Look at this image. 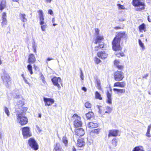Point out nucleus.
Wrapping results in <instances>:
<instances>
[{
	"instance_id": "obj_1",
	"label": "nucleus",
	"mask_w": 151,
	"mask_h": 151,
	"mask_svg": "<svg viewBox=\"0 0 151 151\" xmlns=\"http://www.w3.org/2000/svg\"><path fill=\"white\" fill-rule=\"evenodd\" d=\"M1 78L4 84L7 87H9L11 84V78L10 76L5 70L3 71V73L1 74Z\"/></svg>"
},
{
	"instance_id": "obj_2",
	"label": "nucleus",
	"mask_w": 151,
	"mask_h": 151,
	"mask_svg": "<svg viewBox=\"0 0 151 151\" xmlns=\"http://www.w3.org/2000/svg\"><path fill=\"white\" fill-rule=\"evenodd\" d=\"M103 39L104 38L102 36H98L96 37L95 43L96 44H98V45L95 47L94 50H95L98 51L103 47L104 43L103 42H102Z\"/></svg>"
},
{
	"instance_id": "obj_3",
	"label": "nucleus",
	"mask_w": 151,
	"mask_h": 151,
	"mask_svg": "<svg viewBox=\"0 0 151 151\" xmlns=\"http://www.w3.org/2000/svg\"><path fill=\"white\" fill-rule=\"evenodd\" d=\"M17 122L21 125L26 124L28 122V119L26 117L23 116L21 113L17 114Z\"/></svg>"
},
{
	"instance_id": "obj_4",
	"label": "nucleus",
	"mask_w": 151,
	"mask_h": 151,
	"mask_svg": "<svg viewBox=\"0 0 151 151\" xmlns=\"http://www.w3.org/2000/svg\"><path fill=\"white\" fill-rule=\"evenodd\" d=\"M52 81L54 85L56 86L58 90H60L61 89L60 85L63 86L62 81L61 78L59 77H54L52 79Z\"/></svg>"
},
{
	"instance_id": "obj_5",
	"label": "nucleus",
	"mask_w": 151,
	"mask_h": 151,
	"mask_svg": "<svg viewBox=\"0 0 151 151\" xmlns=\"http://www.w3.org/2000/svg\"><path fill=\"white\" fill-rule=\"evenodd\" d=\"M22 134L24 138H27L31 136L32 134L30 128L28 127H24L22 128Z\"/></svg>"
},
{
	"instance_id": "obj_6",
	"label": "nucleus",
	"mask_w": 151,
	"mask_h": 151,
	"mask_svg": "<svg viewBox=\"0 0 151 151\" xmlns=\"http://www.w3.org/2000/svg\"><path fill=\"white\" fill-rule=\"evenodd\" d=\"M119 40H117L115 38L114 39L112 42V48L115 51L121 50L122 49L120 45Z\"/></svg>"
},
{
	"instance_id": "obj_7",
	"label": "nucleus",
	"mask_w": 151,
	"mask_h": 151,
	"mask_svg": "<svg viewBox=\"0 0 151 151\" xmlns=\"http://www.w3.org/2000/svg\"><path fill=\"white\" fill-rule=\"evenodd\" d=\"M133 5L139 7V9L142 10L145 9V4L144 2L140 1L139 0H133Z\"/></svg>"
},
{
	"instance_id": "obj_8",
	"label": "nucleus",
	"mask_w": 151,
	"mask_h": 151,
	"mask_svg": "<svg viewBox=\"0 0 151 151\" xmlns=\"http://www.w3.org/2000/svg\"><path fill=\"white\" fill-rule=\"evenodd\" d=\"M28 144L30 147L35 150H37L38 148L37 143L33 138H30L29 139Z\"/></svg>"
},
{
	"instance_id": "obj_9",
	"label": "nucleus",
	"mask_w": 151,
	"mask_h": 151,
	"mask_svg": "<svg viewBox=\"0 0 151 151\" xmlns=\"http://www.w3.org/2000/svg\"><path fill=\"white\" fill-rule=\"evenodd\" d=\"M124 78L123 73L121 71L116 72L114 73V78L116 81L122 80Z\"/></svg>"
},
{
	"instance_id": "obj_10",
	"label": "nucleus",
	"mask_w": 151,
	"mask_h": 151,
	"mask_svg": "<svg viewBox=\"0 0 151 151\" xmlns=\"http://www.w3.org/2000/svg\"><path fill=\"white\" fill-rule=\"evenodd\" d=\"M73 117L76 119L74 121V126L76 127L81 126L82 124L81 120V117L76 114H74Z\"/></svg>"
},
{
	"instance_id": "obj_11",
	"label": "nucleus",
	"mask_w": 151,
	"mask_h": 151,
	"mask_svg": "<svg viewBox=\"0 0 151 151\" xmlns=\"http://www.w3.org/2000/svg\"><path fill=\"white\" fill-rule=\"evenodd\" d=\"M1 20L2 22L1 25L2 27H4L7 24V21L6 19V13L4 12L1 13Z\"/></svg>"
},
{
	"instance_id": "obj_12",
	"label": "nucleus",
	"mask_w": 151,
	"mask_h": 151,
	"mask_svg": "<svg viewBox=\"0 0 151 151\" xmlns=\"http://www.w3.org/2000/svg\"><path fill=\"white\" fill-rule=\"evenodd\" d=\"M114 38L120 41L121 38L127 39V35L124 32H119L117 33Z\"/></svg>"
},
{
	"instance_id": "obj_13",
	"label": "nucleus",
	"mask_w": 151,
	"mask_h": 151,
	"mask_svg": "<svg viewBox=\"0 0 151 151\" xmlns=\"http://www.w3.org/2000/svg\"><path fill=\"white\" fill-rule=\"evenodd\" d=\"M45 106H50L54 102V100L52 99L44 98L43 99Z\"/></svg>"
},
{
	"instance_id": "obj_14",
	"label": "nucleus",
	"mask_w": 151,
	"mask_h": 151,
	"mask_svg": "<svg viewBox=\"0 0 151 151\" xmlns=\"http://www.w3.org/2000/svg\"><path fill=\"white\" fill-rule=\"evenodd\" d=\"M98 56L101 59H105L108 56V54L104 51L99 52L97 53Z\"/></svg>"
},
{
	"instance_id": "obj_15",
	"label": "nucleus",
	"mask_w": 151,
	"mask_h": 151,
	"mask_svg": "<svg viewBox=\"0 0 151 151\" xmlns=\"http://www.w3.org/2000/svg\"><path fill=\"white\" fill-rule=\"evenodd\" d=\"M75 134L79 136H82L84 134L85 132L82 128H79L76 130Z\"/></svg>"
},
{
	"instance_id": "obj_16",
	"label": "nucleus",
	"mask_w": 151,
	"mask_h": 151,
	"mask_svg": "<svg viewBox=\"0 0 151 151\" xmlns=\"http://www.w3.org/2000/svg\"><path fill=\"white\" fill-rule=\"evenodd\" d=\"M118 131L117 130H111L109 131L108 137L110 136H116L117 135Z\"/></svg>"
},
{
	"instance_id": "obj_17",
	"label": "nucleus",
	"mask_w": 151,
	"mask_h": 151,
	"mask_svg": "<svg viewBox=\"0 0 151 151\" xmlns=\"http://www.w3.org/2000/svg\"><path fill=\"white\" fill-rule=\"evenodd\" d=\"M6 6V1L5 0H0V11L4 9Z\"/></svg>"
},
{
	"instance_id": "obj_18",
	"label": "nucleus",
	"mask_w": 151,
	"mask_h": 151,
	"mask_svg": "<svg viewBox=\"0 0 151 151\" xmlns=\"http://www.w3.org/2000/svg\"><path fill=\"white\" fill-rule=\"evenodd\" d=\"M85 145L83 139H78L77 141V146L79 147H83Z\"/></svg>"
},
{
	"instance_id": "obj_19",
	"label": "nucleus",
	"mask_w": 151,
	"mask_h": 151,
	"mask_svg": "<svg viewBox=\"0 0 151 151\" xmlns=\"http://www.w3.org/2000/svg\"><path fill=\"white\" fill-rule=\"evenodd\" d=\"M114 64L119 69L121 70L123 68L124 66L121 65L119 60H115L114 62Z\"/></svg>"
},
{
	"instance_id": "obj_20",
	"label": "nucleus",
	"mask_w": 151,
	"mask_h": 151,
	"mask_svg": "<svg viewBox=\"0 0 151 151\" xmlns=\"http://www.w3.org/2000/svg\"><path fill=\"white\" fill-rule=\"evenodd\" d=\"M19 18L20 20L23 22L27 21V19L25 14L24 13H20L19 14Z\"/></svg>"
},
{
	"instance_id": "obj_21",
	"label": "nucleus",
	"mask_w": 151,
	"mask_h": 151,
	"mask_svg": "<svg viewBox=\"0 0 151 151\" xmlns=\"http://www.w3.org/2000/svg\"><path fill=\"white\" fill-rule=\"evenodd\" d=\"M125 86L126 83L124 82H116L114 84V87H119L121 88H124Z\"/></svg>"
},
{
	"instance_id": "obj_22",
	"label": "nucleus",
	"mask_w": 151,
	"mask_h": 151,
	"mask_svg": "<svg viewBox=\"0 0 151 151\" xmlns=\"http://www.w3.org/2000/svg\"><path fill=\"white\" fill-rule=\"evenodd\" d=\"M36 60L34 55L33 54H30L29 56L28 62L29 63H33Z\"/></svg>"
},
{
	"instance_id": "obj_23",
	"label": "nucleus",
	"mask_w": 151,
	"mask_h": 151,
	"mask_svg": "<svg viewBox=\"0 0 151 151\" xmlns=\"http://www.w3.org/2000/svg\"><path fill=\"white\" fill-rule=\"evenodd\" d=\"M98 124L92 122H89L87 124V127L89 128H93L98 127Z\"/></svg>"
},
{
	"instance_id": "obj_24",
	"label": "nucleus",
	"mask_w": 151,
	"mask_h": 151,
	"mask_svg": "<svg viewBox=\"0 0 151 151\" xmlns=\"http://www.w3.org/2000/svg\"><path fill=\"white\" fill-rule=\"evenodd\" d=\"M54 150L55 151H62V150L59 143H56L55 145Z\"/></svg>"
},
{
	"instance_id": "obj_25",
	"label": "nucleus",
	"mask_w": 151,
	"mask_h": 151,
	"mask_svg": "<svg viewBox=\"0 0 151 151\" xmlns=\"http://www.w3.org/2000/svg\"><path fill=\"white\" fill-rule=\"evenodd\" d=\"M107 102L109 104H111V94L108 92L107 93Z\"/></svg>"
},
{
	"instance_id": "obj_26",
	"label": "nucleus",
	"mask_w": 151,
	"mask_h": 151,
	"mask_svg": "<svg viewBox=\"0 0 151 151\" xmlns=\"http://www.w3.org/2000/svg\"><path fill=\"white\" fill-rule=\"evenodd\" d=\"M113 90L114 91H116L117 93L119 94L120 93H124L125 92V90L124 89H119L117 88H114Z\"/></svg>"
},
{
	"instance_id": "obj_27",
	"label": "nucleus",
	"mask_w": 151,
	"mask_h": 151,
	"mask_svg": "<svg viewBox=\"0 0 151 151\" xmlns=\"http://www.w3.org/2000/svg\"><path fill=\"white\" fill-rule=\"evenodd\" d=\"M98 108L99 109V112L101 115H104L105 113V109L103 107L101 106H98Z\"/></svg>"
},
{
	"instance_id": "obj_28",
	"label": "nucleus",
	"mask_w": 151,
	"mask_h": 151,
	"mask_svg": "<svg viewBox=\"0 0 151 151\" xmlns=\"http://www.w3.org/2000/svg\"><path fill=\"white\" fill-rule=\"evenodd\" d=\"M145 25L144 23L142 24L139 27L140 32H142L143 31H146Z\"/></svg>"
},
{
	"instance_id": "obj_29",
	"label": "nucleus",
	"mask_w": 151,
	"mask_h": 151,
	"mask_svg": "<svg viewBox=\"0 0 151 151\" xmlns=\"http://www.w3.org/2000/svg\"><path fill=\"white\" fill-rule=\"evenodd\" d=\"M27 70L30 73V74L31 75H32L33 73V72L32 71V66L30 64H29L27 65Z\"/></svg>"
},
{
	"instance_id": "obj_30",
	"label": "nucleus",
	"mask_w": 151,
	"mask_h": 151,
	"mask_svg": "<svg viewBox=\"0 0 151 151\" xmlns=\"http://www.w3.org/2000/svg\"><path fill=\"white\" fill-rule=\"evenodd\" d=\"M104 108L105 109V113H108L109 114L111 111V108L109 106H106Z\"/></svg>"
},
{
	"instance_id": "obj_31",
	"label": "nucleus",
	"mask_w": 151,
	"mask_h": 151,
	"mask_svg": "<svg viewBox=\"0 0 151 151\" xmlns=\"http://www.w3.org/2000/svg\"><path fill=\"white\" fill-rule=\"evenodd\" d=\"M95 97L96 99H99V100H102V98L101 96V94L97 91H96L95 93Z\"/></svg>"
},
{
	"instance_id": "obj_32",
	"label": "nucleus",
	"mask_w": 151,
	"mask_h": 151,
	"mask_svg": "<svg viewBox=\"0 0 151 151\" xmlns=\"http://www.w3.org/2000/svg\"><path fill=\"white\" fill-rule=\"evenodd\" d=\"M93 113L89 112L86 114V116L88 119H90L93 116Z\"/></svg>"
},
{
	"instance_id": "obj_33",
	"label": "nucleus",
	"mask_w": 151,
	"mask_h": 151,
	"mask_svg": "<svg viewBox=\"0 0 151 151\" xmlns=\"http://www.w3.org/2000/svg\"><path fill=\"white\" fill-rule=\"evenodd\" d=\"M40 78L41 79L42 81V82L44 84H45L46 83V81L45 80V78L43 75L41 73H40Z\"/></svg>"
},
{
	"instance_id": "obj_34",
	"label": "nucleus",
	"mask_w": 151,
	"mask_h": 151,
	"mask_svg": "<svg viewBox=\"0 0 151 151\" xmlns=\"http://www.w3.org/2000/svg\"><path fill=\"white\" fill-rule=\"evenodd\" d=\"M101 129L98 128L93 129L92 130L91 132L94 134H99L101 132Z\"/></svg>"
},
{
	"instance_id": "obj_35",
	"label": "nucleus",
	"mask_w": 151,
	"mask_h": 151,
	"mask_svg": "<svg viewBox=\"0 0 151 151\" xmlns=\"http://www.w3.org/2000/svg\"><path fill=\"white\" fill-rule=\"evenodd\" d=\"M116 141L115 138H114L112 140L111 143L112 144V147H115L117 145Z\"/></svg>"
},
{
	"instance_id": "obj_36",
	"label": "nucleus",
	"mask_w": 151,
	"mask_h": 151,
	"mask_svg": "<svg viewBox=\"0 0 151 151\" xmlns=\"http://www.w3.org/2000/svg\"><path fill=\"white\" fill-rule=\"evenodd\" d=\"M138 42L139 46L142 48V50H143L145 49V47L144 46V44L140 39H139Z\"/></svg>"
},
{
	"instance_id": "obj_37",
	"label": "nucleus",
	"mask_w": 151,
	"mask_h": 151,
	"mask_svg": "<svg viewBox=\"0 0 151 151\" xmlns=\"http://www.w3.org/2000/svg\"><path fill=\"white\" fill-rule=\"evenodd\" d=\"M4 111L7 116H9L10 115V112L8 109L7 107L5 106L4 107Z\"/></svg>"
},
{
	"instance_id": "obj_38",
	"label": "nucleus",
	"mask_w": 151,
	"mask_h": 151,
	"mask_svg": "<svg viewBox=\"0 0 151 151\" xmlns=\"http://www.w3.org/2000/svg\"><path fill=\"white\" fill-rule=\"evenodd\" d=\"M117 6L118 7V9L119 10L124 9H125L124 6L121 5L120 4H117Z\"/></svg>"
},
{
	"instance_id": "obj_39",
	"label": "nucleus",
	"mask_w": 151,
	"mask_h": 151,
	"mask_svg": "<svg viewBox=\"0 0 151 151\" xmlns=\"http://www.w3.org/2000/svg\"><path fill=\"white\" fill-rule=\"evenodd\" d=\"M85 106L86 108H89L91 107V104L89 102H87L85 103Z\"/></svg>"
},
{
	"instance_id": "obj_40",
	"label": "nucleus",
	"mask_w": 151,
	"mask_h": 151,
	"mask_svg": "<svg viewBox=\"0 0 151 151\" xmlns=\"http://www.w3.org/2000/svg\"><path fill=\"white\" fill-rule=\"evenodd\" d=\"M24 104L23 100H19L18 102V105L22 107Z\"/></svg>"
},
{
	"instance_id": "obj_41",
	"label": "nucleus",
	"mask_w": 151,
	"mask_h": 151,
	"mask_svg": "<svg viewBox=\"0 0 151 151\" xmlns=\"http://www.w3.org/2000/svg\"><path fill=\"white\" fill-rule=\"evenodd\" d=\"M46 27L47 25L46 24L43 25H42V26H41V30L42 31H45Z\"/></svg>"
},
{
	"instance_id": "obj_42",
	"label": "nucleus",
	"mask_w": 151,
	"mask_h": 151,
	"mask_svg": "<svg viewBox=\"0 0 151 151\" xmlns=\"http://www.w3.org/2000/svg\"><path fill=\"white\" fill-rule=\"evenodd\" d=\"M94 60L95 61L96 63L97 64L101 62V60L99 59L97 57L95 58Z\"/></svg>"
},
{
	"instance_id": "obj_43",
	"label": "nucleus",
	"mask_w": 151,
	"mask_h": 151,
	"mask_svg": "<svg viewBox=\"0 0 151 151\" xmlns=\"http://www.w3.org/2000/svg\"><path fill=\"white\" fill-rule=\"evenodd\" d=\"M63 143L65 144V145L66 146V144L68 143V142L66 138L65 137H63Z\"/></svg>"
},
{
	"instance_id": "obj_44",
	"label": "nucleus",
	"mask_w": 151,
	"mask_h": 151,
	"mask_svg": "<svg viewBox=\"0 0 151 151\" xmlns=\"http://www.w3.org/2000/svg\"><path fill=\"white\" fill-rule=\"evenodd\" d=\"M97 87L98 89H100L101 88V84L99 81H97Z\"/></svg>"
},
{
	"instance_id": "obj_45",
	"label": "nucleus",
	"mask_w": 151,
	"mask_h": 151,
	"mask_svg": "<svg viewBox=\"0 0 151 151\" xmlns=\"http://www.w3.org/2000/svg\"><path fill=\"white\" fill-rule=\"evenodd\" d=\"M115 55L117 57H119L120 56H123L124 55L123 52H121L119 53H115Z\"/></svg>"
},
{
	"instance_id": "obj_46",
	"label": "nucleus",
	"mask_w": 151,
	"mask_h": 151,
	"mask_svg": "<svg viewBox=\"0 0 151 151\" xmlns=\"http://www.w3.org/2000/svg\"><path fill=\"white\" fill-rule=\"evenodd\" d=\"M38 13L39 14V17L43 16V11L42 10H39L38 11Z\"/></svg>"
},
{
	"instance_id": "obj_47",
	"label": "nucleus",
	"mask_w": 151,
	"mask_h": 151,
	"mask_svg": "<svg viewBox=\"0 0 151 151\" xmlns=\"http://www.w3.org/2000/svg\"><path fill=\"white\" fill-rule=\"evenodd\" d=\"M80 78L82 80H83L84 76L83 74V72L81 70Z\"/></svg>"
},
{
	"instance_id": "obj_48",
	"label": "nucleus",
	"mask_w": 151,
	"mask_h": 151,
	"mask_svg": "<svg viewBox=\"0 0 151 151\" xmlns=\"http://www.w3.org/2000/svg\"><path fill=\"white\" fill-rule=\"evenodd\" d=\"M23 80L25 83L27 84L29 86H30V83H29V82L28 81L27 79L26 78H24V79H23Z\"/></svg>"
},
{
	"instance_id": "obj_49",
	"label": "nucleus",
	"mask_w": 151,
	"mask_h": 151,
	"mask_svg": "<svg viewBox=\"0 0 151 151\" xmlns=\"http://www.w3.org/2000/svg\"><path fill=\"white\" fill-rule=\"evenodd\" d=\"M140 150L139 147H135L132 151H139Z\"/></svg>"
},
{
	"instance_id": "obj_50",
	"label": "nucleus",
	"mask_w": 151,
	"mask_h": 151,
	"mask_svg": "<svg viewBox=\"0 0 151 151\" xmlns=\"http://www.w3.org/2000/svg\"><path fill=\"white\" fill-rule=\"evenodd\" d=\"M150 131H147V132L146 133V135L148 137H150Z\"/></svg>"
},
{
	"instance_id": "obj_51",
	"label": "nucleus",
	"mask_w": 151,
	"mask_h": 151,
	"mask_svg": "<svg viewBox=\"0 0 151 151\" xmlns=\"http://www.w3.org/2000/svg\"><path fill=\"white\" fill-rule=\"evenodd\" d=\"M27 108L26 107L23 108H22V111L23 112H25L27 110Z\"/></svg>"
},
{
	"instance_id": "obj_52",
	"label": "nucleus",
	"mask_w": 151,
	"mask_h": 151,
	"mask_svg": "<svg viewBox=\"0 0 151 151\" xmlns=\"http://www.w3.org/2000/svg\"><path fill=\"white\" fill-rule=\"evenodd\" d=\"M48 13L50 14L51 15H52L53 14V12L52 10L51 9L49 10H48Z\"/></svg>"
},
{
	"instance_id": "obj_53",
	"label": "nucleus",
	"mask_w": 151,
	"mask_h": 151,
	"mask_svg": "<svg viewBox=\"0 0 151 151\" xmlns=\"http://www.w3.org/2000/svg\"><path fill=\"white\" fill-rule=\"evenodd\" d=\"M95 31L96 32L97 34H98L99 32V30L98 28H96L95 29Z\"/></svg>"
},
{
	"instance_id": "obj_54",
	"label": "nucleus",
	"mask_w": 151,
	"mask_h": 151,
	"mask_svg": "<svg viewBox=\"0 0 151 151\" xmlns=\"http://www.w3.org/2000/svg\"><path fill=\"white\" fill-rule=\"evenodd\" d=\"M39 18L40 21H44V18L43 16L39 17Z\"/></svg>"
},
{
	"instance_id": "obj_55",
	"label": "nucleus",
	"mask_w": 151,
	"mask_h": 151,
	"mask_svg": "<svg viewBox=\"0 0 151 151\" xmlns=\"http://www.w3.org/2000/svg\"><path fill=\"white\" fill-rule=\"evenodd\" d=\"M34 68L35 70H37L38 69V67L35 65H34Z\"/></svg>"
},
{
	"instance_id": "obj_56",
	"label": "nucleus",
	"mask_w": 151,
	"mask_h": 151,
	"mask_svg": "<svg viewBox=\"0 0 151 151\" xmlns=\"http://www.w3.org/2000/svg\"><path fill=\"white\" fill-rule=\"evenodd\" d=\"M44 21H40V25H41V26L43 25H44Z\"/></svg>"
},
{
	"instance_id": "obj_57",
	"label": "nucleus",
	"mask_w": 151,
	"mask_h": 151,
	"mask_svg": "<svg viewBox=\"0 0 151 151\" xmlns=\"http://www.w3.org/2000/svg\"><path fill=\"white\" fill-rule=\"evenodd\" d=\"M151 127V125L150 124L149 126H148L147 131H150Z\"/></svg>"
},
{
	"instance_id": "obj_58",
	"label": "nucleus",
	"mask_w": 151,
	"mask_h": 151,
	"mask_svg": "<svg viewBox=\"0 0 151 151\" xmlns=\"http://www.w3.org/2000/svg\"><path fill=\"white\" fill-rule=\"evenodd\" d=\"M82 89L85 92H86L87 91V89L85 87H82Z\"/></svg>"
},
{
	"instance_id": "obj_59",
	"label": "nucleus",
	"mask_w": 151,
	"mask_h": 151,
	"mask_svg": "<svg viewBox=\"0 0 151 151\" xmlns=\"http://www.w3.org/2000/svg\"><path fill=\"white\" fill-rule=\"evenodd\" d=\"M36 45L34 44L32 45V48L33 49H36Z\"/></svg>"
},
{
	"instance_id": "obj_60",
	"label": "nucleus",
	"mask_w": 151,
	"mask_h": 151,
	"mask_svg": "<svg viewBox=\"0 0 151 151\" xmlns=\"http://www.w3.org/2000/svg\"><path fill=\"white\" fill-rule=\"evenodd\" d=\"M52 1V0H45L46 2L50 3Z\"/></svg>"
},
{
	"instance_id": "obj_61",
	"label": "nucleus",
	"mask_w": 151,
	"mask_h": 151,
	"mask_svg": "<svg viewBox=\"0 0 151 151\" xmlns=\"http://www.w3.org/2000/svg\"><path fill=\"white\" fill-rule=\"evenodd\" d=\"M147 19L149 22H151V19L149 17V16H148Z\"/></svg>"
},
{
	"instance_id": "obj_62",
	"label": "nucleus",
	"mask_w": 151,
	"mask_h": 151,
	"mask_svg": "<svg viewBox=\"0 0 151 151\" xmlns=\"http://www.w3.org/2000/svg\"><path fill=\"white\" fill-rule=\"evenodd\" d=\"M148 76V74H146L145 76H144L143 77V78H146Z\"/></svg>"
},
{
	"instance_id": "obj_63",
	"label": "nucleus",
	"mask_w": 151,
	"mask_h": 151,
	"mask_svg": "<svg viewBox=\"0 0 151 151\" xmlns=\"http://www.w3.org/2000/svg\"><path fill=\"white\" fill-rule=\"evenodd\" d=\"M53 60V59L52 58H47V61H50V60Z\"/></svg>"
},
{
	"instance_id": "obj_64",
	"label": "nucleus",
	"mask_w": 151,
	"mask_h": 151,
	"mask_svg": "<svg viewBox=\"0 0 151 151\" xmlns=\"http://www.w3.org/2000/svg\"><path fill=\"white\" fill-rule=\"evenodd\" d=\"M22 77L23 78V79H24V78H26L24 76V75L23 74H22L21 75Z\"/></svg>"
}]
</instances>
